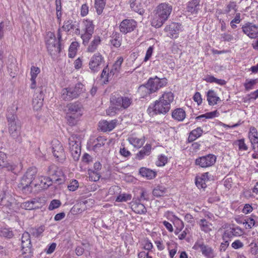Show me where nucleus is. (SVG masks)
<instances>
[{
    "instance_id": "1",
    "label": "nucleus",
    "mask_w": 258,
    "mask_h": 258,
    "mask_svg": "<svg viewBox=\"0 0 258 258\" xmlns=\"http://www.w3.org/2000/svg\"><path fill=\"white\" fill-rule=\"evenodd\" d=\"M174 95L171 91L164 92L158 100L151 104L148 109L150 113L151 111L156 114H165L170 110L171 103L173 101Z\"/></svg>"
},
{
    "instance_id": "2",
    "label": "nucleus",
    "mask_w": 258,
    "mask_h": 258,
    "mask_svg": "<svg viewBox=\"0 0 258 258\" xmlns=\"http://www.w3.org/2000/svg\"><path fill=\"white\" fill-rule=\"evenodd\" d=\"M172 7L166 3L159 4L154 10V14L151 21L152 26L155 28L161 27L169 18Z\"/></svg>"
},
{
    "instance_id": "3",
    "label": "nucleus",
    "mask_w": 258,
    "mask_h": 258,
    "mask_svg": "<svg viewBox=\"0 0 258 258\" xmlns=\"http://www.w3.org/2000/svg\"><path fill=\"white\" fill-rule=\"evenodd\" d=\"M167 80L165 78L160 79L155 76L150 78L147 82L140 86L139 91L141 93L142 98H145L148 95L157 92L160 88L166 86Z\"/></svg>"
},
{
    "instance_id": "4",
    "label": "nucleus",
    "mask_w": 258,
    "mask_h": 258,
    "mask_svg": "<svg viewBox=\"0 0 258 258\" xmlns=\"http://www.w3.org/2000/svg\"><path fill=\"white\" fill-rule=\"evenodd\" d=\"M58 41L53 33L49 32L46 37V45L47 50L52 56L57 55L61 50L60 42L62 41L60 29L57 30Z\"/></svg>"
},
{
    "instance_id": "5",
    "label": "nucleus",
    "mask_w": 258,
    "mask_h": 258,
    "mask_svg": "<svg viewBox=\"0 0 258 258\" xmlns=\"http://www.w3.org/2000/svg\"><path fill=\"white\" fill-rule=\"evenodd\" d=\"M8 131L10 136L14 139H17L21 135V124L15 114L8 115Z\"/></svg>"
},
{
    "instance_id": "6",
    "label": "nucleus",
    "mask_w": 258,
    "mask_h": 258,
    "mask_svg": "<svg viewBox=\"0 0 258 258\" xmlns=\"http://www.w3.org/2000/svg\"><path fill=\"white\" fill-rule=\"evenodd\" d=\"M110 102L118 110L127 109L133 102L132 97L127 96H121L119 94L113 95L111 96Z\"/></svg>"
},
{
    "instance_id": "7",
    "label": "nucleus",
    "mask_w": 258,
    "mask_h": 258,
    "mask_svg": "<svg viewBox=\"0 0 258 258\" xmlns=\"http://www.w3.org/2000/svg\"><path fill=\"white\" fill-rule=\"evenodd\" d=\"M37 172V168L34 167L27 169L22 177L20 183L22 189H25L29 187H32L34 185Z\"/></svg>"
},
{
    "instance_id": "8",
    "label": "nucleus",
    "mask_w": 258,
    "mask_h": 258,
    "mask_svg": "<svg viewBox=\"0 0 258 258\" xmlns=\"http://www.w3.org/2000/svg\"><path fill=\"white\" fill-rule=\"evenodd\" d=\"M51 145L53 155L58 161L63 163L66 160V156L61 143L58 140L54 139Z\"/></svg>"
},
{
    "instance_id": "9",
    "label": "nucleus",
    "mask_w": 258,
    "mask_h": 258,
    "mask_svg": "<svg viewBox=\"0 0 258 258\" xmlns=\"http://www.w3.org/2000/svg\"><path fill=\"white\" fill-rule=\"evenodd\" d=\"M77 137L75 135H72L69 139V145L72 156L75 161H78L81 154V148Z\"/></svg>"
},
{
    "instance_id": "10",
    "label": "nucleus",
    "mask_w": 258,
    "mask_h": 258,
    "mask_svg": "<svg viewBox=\"0 0 258 258\" xmlns=\"http://www.w3.org/2000/svg\"><path fill=\"white\" fill-rule=\"evenodd\" d=\"M217 157L213 154L200 157L195 160V164L202 168H207L213 166L216 161Z\"/></svg>"
},
{
    "instance_id": "11",
    "label": "nucleus",
    "mask_w": 258,
    "mask_h": 258,
    "mask_svg": "<svg viewBox=\"0 0 258 258\" xmlns=\"http://www.w3.org/2000/svg\"><path fill=\"white\" fill-rule=\"evenodd\" d=\"M60 29L67 32H70L74 31V33L76 35L80 34V23L79 22L73 19H68L65 20L63 24Z\"/></svg>"
},
{
    "instance_id": "12",
    "label": "nucleus",
    "mask_w": 258,
    "mask_h": 258,
    "mask_svg": "<svg viewBox=\"0 0 258 258\" xmlns=\"http://www.w3.org/2000/svg\"><path fill=\"white\" fill-rule=\"evenodd\" d=\"M164 30L168 37L171 38H176L178 37L179 32L182 31L183 28L180 23L172 22L167 25Z\"/></svg>"
},
{
    "instance_id": "13",
    "label": "nucleus",
    "mask_w": 258,
    "mask_h": 258,
    "mask_svg": "<svg viewBox=\"0 0 258 258\" xmlns=\"http://www.w3.org/2000/svg\"><path fill=\"white\" fill-rule=\"evenodd\" d=\"M104 62V58L99 53L94 54L91 58L89 66L92 72H97L100 69L101 64Z\"/></svg>"
},
{
    "instance_id": "14",
    "label": "nucleus",
    "mask_w": 258,
    "mask_h": 258,
    "mask_svg": "<svg viewBox=\"0 0 258 258\" xmlns=\"http://www.w3.org/2000/svg\"><path fill=\"white\" fill-rule=\"evenodd\" d=\"M137 25V22L133 19L123 20L120 24L119 29L124 34L131 32L134 30Z\"/></svg>"
},
{
    "instance_id": "15",
    "label": "nucleus",
    "mask_w": 258,
    "mask_h": 258,
    "mask_svg": "<svg viewBox=\"0 0 258 258\" xmlns=\"http://www.w3.org/2000/svg\"><path fill=\"white\" fill-rule=\"evenodd\" d=\"M242 32L250 38H254L258 34V26L247 22L242 26Z\"/></svg>"
},
{
    "instance_id": "16",
    "label": "nucleus",
    "mask_w": 258,
    "mask_h": 258,
    "mask_svg": "<svg viewBox=\"0 0 258 258\" xmlns=\"http://www.w3.org/2000/svg\"><path fill=\"white\" fill-rule=\"evenodd\" d=\"M52 184V179L50 177L41 176L35 180L33 186L38 187L39 189H43L48 188Z\"/></svg>"
},
{
    "instance_id": "17",
    "label": "nucleus",
    "mask_w": 258,
    "mask_h": 258,
    "mask_svg": "<svg viewBox=\"0 0 258 258\" xmlns=\"http://www.w3.org/2000/svg\"><path fill=\"white\" fill-rule=\"evenodd\" d=\"M68 114L80 116L82 115V105L79 102L71 103L67 105Z\"/></svg>"
},
{
    "instance_id": "18",
    "label": "nucleus",
    "mask_w": 258,
    "mask_h": 258,
    "mask_svg": "<svg viewBox=\"0 0 258 258\" xmlns=\"http://www.w3.org/2000/svg\"><path fill=\"white\" fill-rule=\"evenodd\" d=\"M200 0H191L188 2L186 6V11L193 15L196 16L202 8L200 4Z\"/></svg>"
},
{
    "instance_id": "19",
    "label": "nucleus",
    "mask_w": 258,
    "mask_h": 258,
    "mask_svg": "<svg viewBox=\"0 0 258 258\" xmlns=\"http://www.w3.org/2000/svg\"><path fill=\"white\" fill-rule=\"evenodd\" d=\"M135 199L130 203L131 207L133 211L138 214H145L147 212V209L144 205Z\"/></svg>"
},
{
    "instance_id": "20",
    "label": "nucleus",
    "mask_w": 258,
    "mask_h": 258,
    "mask_svg": "<svg viewBox=\"0 0 258 258\" xmlns=\"http://www.w3.org/2000/svg\"><path fill=\"white\" fill-rule=\"evenodd\" d=\"M43 95L42 90H38L34 95L32 100V104L34 109L38 110L43 105Z\"/></svg>"
},
{
    "instance_id": "21",
    "label": "nucleus",
    "mask_w": 258,
    "mask_h": 258,
    "mask_svg": "<svg viewBox=\"0 0 258 258\" xmlns=\"http://www.w3.org/2000/svg\"><path fill=\"white\" fill-rule=\"evenodd\" d=\"M198 246L200 248L202 254L206 258H214L216 256V253L214 249L209 245L202 243L199 244Z\"/></svg>"
},
{
    "instance_id": "22",
    "label": "nucleus",
    "mask_w": 258,
    "mask_h": 258,
    "mask_svg": "<svg viewBox=\"0 0 258 258\" xmlns=\"http://www.w3.org/2000/svg\"><path fill=\"white\" fill-rule=\"evenodd\" d=\"M21 240L22 247L24 252L30 251L32 247L30 233L27 232H24L22 236Z\"/></svg>"
},
{
    "instance_id": "23",
    "label": "nucleus",
    "mask_w": 258,
    "mask_h": 258,
    "mask_svg": "<svg viewBox=\"0 0 258 258\" xmlns=\"http://www.w3.org/2000/svg\"><path fill=\"white\" fill-rule=\"evenodd\" d=\"M116 124V121L115 120H112L110 121L103 120L99 122V127L103 132H110L115 127Z\"/></svg>"
},
{
    "instance_id": "24",
    "label": "nucleus",
    "mask_w": 258,
    "mask_h": 258,
    "mask_svg": "<svg viewBox=\"0 0 258 258\" xmlns=\"http://www.w3.org/2000/svg\"><path fill=\"white\" fill-rule=\"evenodd\" d=\"M130 5L132 11L140 15H143L145 13V10L143 8L141 0H130Z\"/></svg>"
},
{
    "instance_id": "25",
    "label": "nucleus",
    "mask_w": 258,
    "mask_h": 258,
    "mask_svg": "<svg viewBox=\"0 0 258 258\" xmlns=\"http://www.w3.org/2000/svg\"><path fill=\"white\" fill-rule=\"evenodd\" d=\"M209 180V172H205L196 177L195 183L198 188H204L207 186L206 182Z\"/></svg>"
},
{
    "instance_id": "26",
    "label": "nucleus",
    "mask_w": 258,
    "mask_h": 258,
    "mask_svg": "<svg viewBox=\"0 0 258 258\" xmlns=\"http://www.w3.org/2000/svg\"><path fill=\"white\" fill-rule=\"evenodd\" d=\"M243 234V231L241 228L238 226L230 228L227 229L224 232V237H231L232 236H238Z\"/></svg>"
},
{
    "instance_id": "27",
    "label": "nucleus",
    "mask_w": 258,
    "mask_h": 258,
    "mask_svg": "<svg viewBox=\"0 0 258 258\" xmlns=\"http://www.w3.org/2000/svg\"><path fill=\"white\" fill-rule=\"evenodd\" d=\"M39 203L35 199L21 204V207L26 210H31L39 208Z\"/></svg>"
},
{
    "instance_id": "28",
    "label": "nucleus",
    "mask_w": 258,
    "mask_h": 258,
    "mask_svg": "<svg viewBox=\"0 0 258 258\" xmlns=\"http://www.w3.org/2000/svg\"><path fill=\"white\" fill-rule=\"evenodd\" d=\"M75 94L73 90V88H64L61 91V97L66 101H70L76 98Z\"/></svg>"
},
{
    "instance_id": "29",
    "label": "nucleus",
    "mask_w": 258,
    "mask_h": 258,
    "mask_svg": "<svg viewBox=\"0 0 258 258\" xmlns=\"http://www.w3.org/2000/svg\"><path fill=\"white\" fill-rule=\"evenodd\" d=\"M152 146L150 144H147L137 154L136 158L142 160L146 156H149L151 152Z\"/></svg>"
},
{
    "instance_id": "30",
    "label": "nucleus",
    "mask_w": 258,
    "mask_h": 258,
    "mask_svg": "<svg viewBox=\"0 0 258 258\" xmlns=\"http://www.w3.org/2000/svg\"><path fill=\"white\" fill-rule=\"evenodd\" d=\"M186 116L185 111L181 108L174 109L172 112V118L178 121H182Z\"/></svg>"
},
{
    "instance_id": "31",
    "label": "nucleus",
    "mask_w": 258,
    "mask_h": 258,
    "mask_svg": "<svg viewBox=\"0 0 258 258\" xmlns=\"http://www.w3.org/2000/svg\"><path fill=\"white\" fill-rule=\"evenodd\" d=\"M248 138L252 145L253 150H255V143H258V137L257 130L254 127H250L248 133Z\"/></svg>"
},
{
    "instance_id": "32",
    "label": "nucleus",
    "mask_w": 258,
    "mask_h": 258,
    "mask_svg": "<svg viewBox=\"0 0 258 258\" xmlns=\"http://www.w3.org/2000/svg\"><path fill=\"white\" fill-rule=\"evenodd\" d=\"M140 174L143 177H146L148 179H151L155 177L156 172L149 168L141 167L139 170Z\"/></svg>"
},
{
    "instance_id": "33",
    "label": "nucleus",
    "mask_w": 258,
    "mask_h": 258,
    "mask_svg": "<svg viewBox=\"0 0 258 258\" xmlns=\"http://www.w3.org/2000/svg\"><path fill=\"white\" fill-rule=\"evenodd\" d=\"M207 100L209 105H214L216 104L220 99L214 90H210L207 93Z\"/></svg>"
},
{
    "instance_id": "34",
    "label": "nucleus",
    "mask_w": 258,
    "mask_h": 258,
    "mask_svg": "<svg viewBox=\"0 0 258 258\" xmlns=\"http://www.w3.org/2000/svg\"><path fill=\"white\" fill-rule=\"evenodd\" d=\"M40 72V69L35 66H32L31 68V81L32 82L31 85V88L34 89L36 88V81L35 79L37 75Z\"/></svg>"
},
{
    "instance_id": "35",
    "label": "nucleus",
    "mask_w": 258,
    "mask_h": 258,
    "mask_svg": "<svg viewBox=\"0 0 258 258\" xmlns=\"http://www.w3.org/2000/svg\"><path fill=\"white\" fill-rule=\"evenodd\" d=\"M128 141L134 147L138 148H141L145 142L144 138H138L134 136L129 137Z\"/></svg>"
},
{
    "instance_id": "36",
    "label": "nucleus",
    "mask_w": 258,
    "mask_h": 258,
    "mask_svg": "<svg viewBox=\"0 0 258 258\" xmlns=\"http://www.w3.org/2000/svg\"><path fill=\"white\" fill-rule=\"evenodd\" d=\"M101 38L99 36H95L93 40L91 42L87 48V51L93 52L97 49L98 46L100 44Z\"/></svg>"
},
{
    "instance_id": "37",
    "label": "nucleus",
    "mask_w": 258,
    "mask_h": 258,
    "mask_svg": "<svg viewBox=\"0 0 258 258\" xmlns=\"http://www.w3.org/2000/svg\"><path fill=\"white\" fill-rule=\"evenodd\" d=\"M122 37L120 34L117 32H113L111 37L110 42L115 47H118L121 45Z\"/></svg>"
},
{
    "instance_id": "38",
    "label": "nucleus",
    "mask_w": 258,
    "mask_h": 258,
    "mask_svg": "<svg viewBox=\"0 0 258 258\" xmlns=\"http://www.w3.org/2000/svg\"><path fill=\"white\" fill-rule=\"evenodd\" d=\"M203 133V130L200 127H198L192 130L189 135L188 140L189 142H193L197 138L201 137Z\"/></svg>"
},
{
    "instance_id": "39",
    "label": "nucleus",
    "mask_w": 258,
    "mask_h": 258,
    "mask_svg": "<svg viewBox=\"0 0 258 258\" xmlns=\"http://www.w3.org/2000/svg\"><path fill=\"white\" fill-rule=\"evenodd\" d=\"M123 60V59L122 57L118 58L117 60L113 64L112 69L110 71V75H114L119 72Z\"/></svg>"
},
{
    "instance_id": "40",
    "label": "nucleus",
    "mask_w": 258,
    "mask_h": 258,
    "mask_svg": "<svg viewBox=\"0 0 258 258\" xmlns=\"http://www.w3.org/2000/svg\"><path fill=\"white\" fill-rule=\"evenodd\" d=\"M212 224L208 222L206 219H202L200 221V226L202 231L206 233L209 232L212 230L211 227Z\"/></svg>"
},
{
    "instance_id": "41",
    "label": "nucleus",
    "mask_w": 258,
    "mask_h": 258,
    "mask_svg": "<svg viewBox=\"0 0 258 258\" xmlns=\"http://www.w3.org/2000/svg\"><path fill=\"white\" fill-rule=\"evenodd\" d=\"M63 174L61 169L59 168H56V169L53 171V173L52 174V178L51 179H52V181H61L62 180V177H63Z\"/></svg>"
},
{
    "instance_id": "42",
    "label": "nucleus",
    "mask_w": 258,
    "mask_h": 258,
    "mask_svg": "<svg viewBox=\"0 0 258 258\" xmlns=\"http://www.w3.org/2000/svg\"><path fill=\"white\" fill-rule=\"evenodd\" d=\"M83 24L84 27L83 30L84 32H94V25L93 24L92 21L86 20L83 21Z\"/></svg>"
},
{
    "instance_id": "43",
    "label": "nucleus",
    "mask_w": 258,
    "mask_h": 258,
    "mask_svg": "<svg viewBox=\"0 0 258 258\" xmlns=\"http://www.w3.org/2000/svg\"><path fill=\"white\" fill-rule=\"evenodd\" d=\"M106 0H95V7L98 15L102 13L103 10L106 4Z\"/></svg>"
},
{
    "instance_id": "44",
    "label": "nucleus",
    "mask_w": 258,
    "mask_h": 258,
    "mask_svg": "<svg viewBox=\"0 0 258 258\" xmlns=\"http://www.w3.org/2000/svg\"><path fill=\"white\" fill-rule=\"evenodd\" d=\"M166 188L163 186H157L153 191V195L156 197L163 196L166 193Z\"/></svg>"
},
{
    "instance_id": "45",
    "label": "nucleus",
    "mask_w": 258,
    "mask_h": 258,
    "mask_svg": "<svg viewBox=\"0 0 258 258\" xmlns=\"http://www.w3.org/2000/svg\"><path fill=\"white\" fill-rule=\"evenodd\" d=\"M258 83V79H246L244 84V86L246 91L253 89L254 86Z\"/></svg>"
},
{
    "instance_id": "46",
    "label": "nucleus",
    "mask_w": 258,
    "mask_h": 258,
    "mask_svg": "<svg viewBox=\"0 0 258 258\" xmlns=\"http://www.w3.org/2000/svg\"><path fill=\"white\" fill-rule=\"evenodd\" d=\"M113 75H110V72H109V68H108V66H107L106 67H105L101 74V78L103 79V81L104 83H106L108 82L109 78L111 77H112Z\"/></svg>"
},
{
    "instance_id": "47",
    "label": "nucleus",
    "mask_w": 258,
    "mask_h": 258,
    "mask_svg": "<svg viewBox=\"0 0 258 258\" xmlns=\"http://www.w3.org/2000/svg\"><path fill=\"white\" fill-rule=\"evenodd\" d=\"M74 92L76 94L75 96L77 98L81 93L85 91L84 85L81 83H78L74 88H73Z\"/></svg>"
},
{
    "instance_id": "48",
    "label": "nucleus",
    "mask_w": 258,
    "mask_h": 258,
    "mask_svg": "<svg viewBox=\"0 0 258 258\" xmlns=\"http://www.w3.org/2000/svg\"><path fill=\"white\" fill-rule=\"evenodd\" d=\"M131 199V195L128 194H122L119 195L117 197L115 201L117 202H123L130 201Z\"/></svg>"
},
{
    "instance_id": "49",
    "label": "nucleus",
    "mask_w": 258,
    "mask_h": 258,
    "mask_svg": "<svg viewBox=\"0 0 258 258\" xmlns=\"http://www.w3.org/2000/svg\"><path fill=\"white\" fill-rule=\"evenodd\" d=\"M44 231L42 226H40L37 228H32L30 229V233L34 237L39 236Z\"/></svg>"
},
{
    "instance_id": "50",
    "label": "nucleus",
    "mask_w": 258,
    "mask_h": 258,
    "mask_svg": "<svg viewBox=\"0 0 258 258\" xmlns=\"http://www.w3.org/2000/svg\"><path fill=\"white\" fill-rule=\"evenodd\" d=\"M61 203L60 201L58 200H53L51 201L49 206H48V210L50 211L53 210L55 209H57L59 208Z\"/></svg>"
},
{
    "instance_id": "51",
    "label": "nucleus",
    "mask_w": 258,
    "mask_h": 258,
    "mask_svg": "<svg viewBox=\"0 0 258 258\" xmlns=\"http://www.w3.org/2000/svg\"><path fill=\"white\" fill-rule=\"evenodd\" d=\"M235 144L238 146L239 151H247L248 149V147L244 143V140L243 139L237 140L235 142Z\"/></svg>"
},
{
    "instance_id": "52",
    "label": "nucleus",
    "mask_w": 258,
    "mask_h": 258,
    "mask_svg": "<svg viewBox=\"0 0 258 258\" xmlns=\"http://www.w3.org/2000/svg\"><path fill=\"white\" fill-rule=\"evenodd\" d=\"M93 33L84 32L81 35V38L83 40V43L85 45H87L91 38L92 37Z\"/></svg>"
},
{
    "instance_id": "53",
    "label": "nucleus",
    "mask_w": 258,
    "mask_h": 258,
    "mask_svg": "<svg viewBox=\"0 0 258 258\" xmlns=\"http://www.w3.org/2000/svg\"><path fill=\"white\" fill-rule=\"evenodd\" d=\"M1 235L8 238H11L13 236L12 231L8 228H3L1 230Z\"/></svg>"
},
{
    "instance_id": "54",
    "label": "nucleus",
    "mask_w": 258,
    "mask_h": 258,
    "mask_svg": "<svg viewBox=\"0 0 258 258\" xmlns=\"http://www.w3.org/2000/svg\"><path fill=\"white\" fill-rule=\"evenodd\" d=\"M79 116H76V115H71L67 114V119L68 123L71 126H73L76 124L77 120L76 119Z\"/></svg>"
},
{
    "instance_id": "55",
    "label": "nucleus",
    "mask_w": 258,
    "mask_h": 258,
    "mask_svg": "<svg viewBox=\"0 0 258 258\" xmlns=\"http://www.w3.org/2000/svg\"><path fill=\"white\" fill-rule=\"evenodd\" d=\"M255 224V221L252 217L246 218L245 219V226L246 229L251 228Z\"/></svg>"
},
{
    "instance_id": "56",
    "label": "nucleus",
    "mask_w": 258,
    "mask_h": 258,
    "mask_svg": "<svg viewBox=\"0 0 258 258\" xmlns=\"http://www.w3.org/2000/svg\"><path fill=\"white\" fill-rule=\"evenodd\" d=\"M174 224L176 227L177 230L179 231H181L184 227L183 221L177 217H174Z\"/></svg>"
},
{
    "instance_id": "57",
    "label": "nucleus",
    "mask_w": 258,
    "mask_h": 258,
    "mask_svg": "<svg viewBox=\"0 0 258 258\" xmlns=\"http://www.w3.org/2000/svg\"><path fill=\"white\" fill-rule=\"evenodd\" d=\"M221 39L224 41L231 42L233 40L234 37L230 33H224L221 34Z\"/></svg>"
},
{
    "instance_id": "58",
    "label": "nucleus",
    "mask_w": 258,
    "mask_h": 258,
    "mask_svg": "<svg viewBox=\"0 0 258 258\" xmlns=\"http://www.w3.org/2000/svg\"><path fill=\"white\" fill-rule=\"evenodd\" d=\"M167 157L164 155H161L159 157L156 165L158 166H163L167 162Z\"/></svg>"
},
{
    "instance_id": "59",
    "label": "nucleus",
    "mask_w": 258,
    "mask_h": 258,
    "mask_svg": "<svg viewBox=\"0 0 258 258\" xmlns=\"http://www.w3.org/2000/svg\"><path fill=\"white\" fill-rule=\"evenodd\" d=\"M136 200L140 202L148 201L149 200V195L146 190H142L140 198Z\"/></svg>"
},
{
    "instance_id": "60",
    "label": "nucleus",
    "mask_w": 258,
    "mask_h": 258,
    "mask_svg": "<svg viewBox=\"0 0 258 258\" xmlns=\"http://www.w3.org/2000/svg\"><path fill=\"white\" fill-rule=\"evenodd\" d=\"M79 186L78 182L76 180H73L70 184L68 185V189L70 191H75L76 190Z\"/></svg>"
},
{
    "instance_id": "61",
    "label": "nucleus",
    "mask_w": 258,
    "mask_h": 258,
    "mask_svg": "<svg viewBox=\"0 0 258 258\" xmlns=\"http://www.w3.org/2000/svg\"><path fill=\"white\" fill-rule=\"evenodd\" d=\"M7 156L5 153L2 152H0V167L2 168H4V166H6Z\"/></svg>"
},
{
    "instance_id": "62",
    "label": "nucleus",
    "mask_w": 258,
    "mask_h": 258,
    "mask_svg": "<svg viewBox=\"0 0 258 258\" xmlns=\"http://www.w3.org/2000/svg\"><path fill=\"white\" fill-rule=\"evenodd\" d=\"M154 50V46H150L147 50L145 57L144 58V61H148L151 57Z\"/></svg>"
},
{
    "instance_id": "63",
    "label": "nucleus",
    "mask_w": 258,
    "mask_h": 258,
    "mask_svg": "<svg viewBox=\"0 0 258 258\" xmlns=\"http://www.w3.org/2000/svg\"><path fill=\"white\" fill-rule=\"evenodd\" d=\"M89 12V7L86 4L82 5L81 8V15L82 17L86 16Z\"/></svg>"
},
{
    "instance_id": "64",
    "label": "nucleus",
    "mask_w": 258,
    "mask_h": 258,
    "mask_svg": "<svg viewBox=\"0 0 258 258\" xmlns=\"http://www.w3.org/2000/svg\"><path fill=\"white\" fill-rule=\"evenodd\" d=\"M120 188L117 186H112L110 187L108 190V194L109 195H113L117 194L120 192Z\"/></svg>"
}]
</instances>
